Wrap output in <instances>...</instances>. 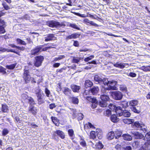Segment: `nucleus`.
<instances>
[{
  "instance_id": "obj_56",
  "label": "nucleus",
  "mask_w": 150,
  "mask_h": 150,
  "mask_svg": "<svg viewBox=\"0 0 150 150\" xmlns=\"http://www.w3.org/2000/svg\"><path fill=\"white\" fill-rule=\"evenodd\" d=\"M89 25L96 27H98L100 26L99 25H98L94 23L93 21H90Z\"/></svg>"
},
{
  "instance_id": "obj_61",
  "label": "nucleus",
  "mask_w": 150,
  "mask_h": 150,
  "mask_svg": "<svg viewBox=\"0 0 150 150\" xmlns=\"http://www.w3.org/2000/svg\"><path fill=\"white\" fill-rule=\"evenodd\" d=\"M73 45L75 47H79V42L77 40H74V41Z\"/></svg>"
},
{
  "instance_id": "obj_1",
  "label": "nucleus",
  "mask_w": 150,
  "mask_h": 150,
  "mask_svg": "<svg viewBox=\"0 0 150 150\" xmlns=\"http://www.w3.org/2000/svg\"><path fill=\"white\" fill-rule=\"evenodd\" d=\"M94 79L96 84H104V85H108L109 84H112L115 82L113 81H108V79L106 78H104L102 79L98 75H96L94 76Z\"/></svg>"
},
{
  "instance_id": "obj_45",
  "label": "nucleus",
  "mask_w": 150,
  "mask_h": 150,
  "mask_svg": "<svg viewBox=\"0 0 150 150\" xmlns=\"http://www.w3.org/2000/svg\"><path fill=\"white\" fill-rule=\"evenodd\" d=\"M90 17L92 18L93 19H96L98 20L99 21L102 20V19L99 17H98L96 15H94L90 14L89 15Z\"/></svg>"
},
{
  "instance_id": "obj_15",
  "label": "nucleus",
  "mask_w": 150,
  "mask_h": 150,
  "mask_svg": "<svg viewBox=\"0 0 150 150\" xmlns=\"http://www.w3.org/2000/svg\"><path fill=\"white\" fill-rule=\"evenodd\" d=\"M54 35L52 33L49 34L47 35V36L45 37L44 41L45 42L51 41L55 40Z\"/></svg>"
},
{
  "instance_id": "obj_28",
  "label": "nucleus",
  "mask_w": 150,
  "mask_h": 150,
  "mask_svg": "<svg viewBox=\"0 0 150 150\" xmlns=\"http://www.w3.org/2000/svg\"><path fill=\"white\" fill-rule=\"evenodd\" d=\"M115 137L114 132L111 131L108 133L107 135V138L108 140H111L114 139Z\"/></svg>"
},
{
  "instance_id": "obj_21",
  "label": "nucleus",
  "mask_w": 150,
  "mask_h": 150,
  "mask_svg": "<svg viewBox=\"0 0 150 150\" xmlns=\"http://www.w3.org/2000/svg\"><path fill=\"white\" fill-rule=\"evenodd\" d=\"M55 133L59 136L62 139H64L65 137V136L64 133L60 130H57Z\"/></svg>"
},
{
  "instance_id": "obj_57",
  "label": "nucleus",
  "mask_w": 150,
  "mask_h": 150,
  "mask_svg": "<svg viewBox=\"0 0 150 150\" xmlns=\"http://www.w3.org/2000/svg\"><path fill=\"white\" fill-rule=\"evenodd\" d=\"M120 89L122 91L126 92L127 91V87L125 86H121L120 87Z\"/></svg>"
},
{
  "instance_id": "obj_36",
  "label": "nucleus",
  "mask_w": 150,
  "mask_h": 150,
  "mask_svg": "<svg viewBox=\"0 0 150 150\" xmlns=\"http://www.w3.org/2000/svg\"><path fill=\"white\" fill-rule=\"evenodd\" d=\"M138 103V101L137 100H133L129 102V105L130 107H135Z\"/></svg>"
},
{
  "instance_id": "obj_41",
  "label": "nucleus",
  "mask_w": 150,
  "mask_h": 150,
  "mask_svg": "<svg viewBox=\"0 0 150 150\" xmlns=\"http://www.w3.org/2000/svg\"><path fill=\"white\" fill-rule=\"evenodd\" d=\"M16 41L17 42V43L19 44L25 45H27V43L25 42V41H23L20 38H17L16 39Z\"/></svg>"
},
{
  "instance_id": "obj_12",
  "label": "nucleus",
  "mask_w": 150,
  "mask_h": 150,
  "mask_svg": "<svg viewBox=\"0 0 150 150\" xmlns=\"http://www.w3.org/2000/svg\"><path fill=\"white\" fill-rule=\"evenodd\" d=\"M28 112L34 115H36L38 112L39 109L34 106H29L28 109Z\"/></svg>"
},
{
  "instance_id": "obj_51",
  "label": "nucleus",
  "mask_w": 150,
  "mask_h": 150,
  "mask_svg": "<svg viewBox=\"0 0 150 150\" xmlns=\"http://www.w3.org/2000/svg\"><path fill=\"white\" fill-rule=\"evenodd\" d=\"M130 108L132 111L135 113L139 114L140 113V112L139 110H137L136 109L135 107H130Z\"/></svg>"
},
{
  "instance_id": "obj_25",
  "label": "nucleus",
  "mask_w": 150,
  "mask_h": 150,
  "mask_svg": "<svg viewBox=\"0 0 150 150\" xmlns=\"http://www.w3.org/2000/svg\"><path fill=\"white\" fill-rule=\"evenodd\" d=\"M122 113L120 114L121 115V116L123 115L125 117H129L131 115L130 112L126 110H123Z\"/></svg>"
},
{
  "instance_id": "obj_43",
  "label": "nucleus",
  "mask_w": 150,
  "mask_h": 150,
  "mask_svg": "<svg viewBox=\"0 0 150 150\" xmlns=\"http://www.w3.org/2000/svg\"><path fill=\"white\" fill-rule=\"evenodd\" d=\"M111 111L109 109H107L104 112V115L108 117L111 116Z\"/></svg>"
},
{
  "instance_id": "obj_8",
  "label": "nucleus",
  "mask_w": 150,
  "mask_h": 150,
  "mask_svg": "<svg viewBox=\"0 0 150 150\" xmlns=\"http://www.w3.org/2000/svg\"><path fill=\"white\" fill-rule=\"evenodd\" d=\"M41 46L40 45L36 46L31 50L29 54L31 57H33L34 56L38 54L39 52H41L40 50L41 47Z\"/></svg>"
},
{
  "instance_id": "obj_39",
  "label": "nucleus",
  "mask_w": 150,
  "mask_h": 150,
  "mask_svg": "<svg viewBox=\"0 0 150 150\" xmlns=\"http://www.w3.org/2000/svg\"><path fill=\"white\" fill-rule=\"evenodd\" d=\"M48 44V43H47V44H45L44 45H40V46H41V50H40L41 52L42 51H46L48 49H51L53 48V47H52V46H48L45 47L44 48H42V47H43L44 46L47 45Z\"/></svg>"
},
{
  "instance_id": "obj_3",
  "label": "nucleus",
  "mask_w": 150,
  "mask_h": 150,
  "mask_svg": "<svg viewBox=\"0 0 150 150\" xmlns=\"http://www.w3.org/2000/svg\"><path fill=\"white\" fill-rule=\"evenodd\" d=\"M23 74V78L25 83H28L30 82L31 77L28 70L24 69Z\"/></svg>"
},
{
  "instance_id": "obj_37",
  "label": "nucleus",
  "mask_w": 150,
  "mask_h": 150,
  "mask_svg": "<svg viewBox=\"0 0 150 150\" xmlns=\"http://www.w3.org/2000/svg\"><path fill=\"white\" fill-rule=\"evenodd\" d=\"M80 141L79 142L80 145L83 147H86L87 144L84 138L83 137H81L80 139Z\"/></svg>"
},
{
  "instance_id": "obj_33",
  "label": "nucleus",
  "mask_w": 150,
  "mask_h": 150,
  "mask_svg": "<svg viewBox=\"0 0 150 150\" xmlns=\"http://www.w3.org/2000/svg\"><path fill=\"white\" fill-rule=\"evenodd\" d=\"M123 121L125 124L129 125L133 123L134 120L130 118H126L123 119Z\"/></svg>"
},
{
  "instance_id": "obj_11",
  "label": "nucleus",
  "mask_w": 150,
  "mask_h": 150,
  "mask_svg": "<svg viewBox=\"0 0 150 150\" xmlns=\"http://www.w3.org/2000/svg\"><path fill=\"white\" fill-rule=\"evenodd\" d=\"M68 133L69 136L70 137L71 139L72 140L73 143L77 144L78 142L75 138V134L74 132L73 129H69L68 130Z\"/></svg>"
},
{
  "instance_id": "obj_29",
  "label": "nucleus",
  "mask_w": 150,
  "mask_h": 150,
  "mask_svg": "<svg viewBox=\"0 0 150 150\" xmlns=\"http://www.w3.org/2000/svg\"><path fill=\"white\" fill-rule=\"evenodd\" d=\"M122 132L118 129L116 130L114 132L115 137L116 139H118L122 134Z\"/></svg>"
},
{
  "instance_id": "obj_23",
  "label": "nucleus",
  "mask_w": 150,
  "mask_h": 150,
  "mask_svg": "<svg viewBox=\"0 0 150 150\" xmlns=\"http://www.w3.org/2000/svg\"><path fill=\"white\" fill-rule=\"evenodd\" d=\"M132 125L133 126L137 128H142L145 126V125L143 122L140 123L138 121L133 122Z\"/></svg>"
},
{
  "instance_id": "obj_17",
  "label": "nucleus",
  "mask_w": 150,
  "mask_h": 150,
  "mask_svg": "<svg viewBox=\"0 0 150 150\" xmlns=\"http://www.w3.org/2000/svg\"><path fill=\"white\" fill-rule=\"evenodd\" d=\"M71 102L74 105H78L79 103V100L77 97L71 96L69 98Z\"/></svg>"
},
{
  "instance_id": "obj_58",
  "label": "nucleus",
  "mask_w": 150,
  "mask_h": 150,
  "mask_svg": "<svg viewBox=\"0 0 150 150\" xmlns=\"http://www.w3.org/2000/svg\"><path fill=\"white\" fill-rule=\"evenodd\" d=\"M89 94V91L88 90H85L83 94V97L84 98Z\"/></svg>"
},
{
  "instance_id": "obj_44",
  "label": "nucleus",
  "mask_w": 150,
  "mask_h": 150,
  "mask_svg": "<svg viewBox=\"0 0 150 150\" xmlns=\"http://www.w3.org/2000/svg\"><path fill=\"white\" fill-rule=\"evenodd\" d=\"M16 64V63H15L10 65H7L6 66V67L8 69L13 70L15 68Z\"/></svg>"
},
{
  "instance_id": "obj_24",
  "label": "nucleus",
  "mask_w": 150,
  "mask_h": 150,
  "mask_svg": "<svg viewBox=\"0 0 150 150\" xmlns=\"http://www.w3.org/2000/svg\"><path fill=\"white\" fill-rule=\"evenodd\" d=\"M71 88L74 92H78L80 89V87L76 85L72 84L71 85Z\"/></svg>"
},
{
  "instance_id": "obj_34",
  "label": "nucleus",
  "mask_w": 150,
  "mask_h": 150,
  "mask_svg": "<svg viewBox=\"0 0 150 150\" xmlns=\"http://www.w3.org/2000/svg\"><path fill=\"white\" fill-rule=\"evenodd\" d=\"M1 110L3 112H7L9 110L8 106L6 104H1Z\"/></svg>"
},
{
  "instance_id": "obj_53",
  "label": "nucleus",
  "mask_w": 150,
  "mask_h": 150,
  "mask_svg": "<svg viewBox=\"0 0 150 150\" xmlns=\"http://www.w3.org/2000/svg\"><path fill=\"white\" fill-rule=\"evenodd\" d=\"M2 5L4 9L6 10H8L10 9V7L6 2H4L3 3Z\"/></svg>"
},
{
  "instance_id": "obj_38",
  "label": "nucleus",
  "mask_w": 150,
  "mask_h": 150,
  "mask_svg": "<svg viewBox=\"0 0 150 150\" xmlns=\"http://www.w3.org/2000/svg\"><path fill=\"white\" fill-rule=\"evenodd\" d=\"M96 148L97 149H101L104 147V145L102 144L101 142L99 141L95 145Z\"/></svg>"
},
{
  "instance_id": "obj_14",
  "label": "nucleus",
  "mask_w": 150,
  "mask_h": 150,
  "mask_svg": "<svg viewBox=\"0 0 150 150\" xmlns=\"http://www.w3.org/2000/svg\"><path fill=\"white\" fill-rule=\"evenodd\" d=\"M131 133L133 137L137 139H140L144 137L143 135L142 134L138 132H131Z\"/></svg>"
},
{
  "instance_id": "obj_50",
  "label": "nucleus",
  "mask_w": 150,
  "mask_h": 150,
  "mask_svg": "<svg viewBox=\"0 0 150 150\" xmlns=\"http://www.w3.org/2000/svg\"><path fill=\"white\" fill-rule=\"evenodd\" d=\"M117 107L115 105L113 104H110L109 105V108L113 111L115 110Z\"/></svg>"
},
{
  "instance_id": "obj_48",
  "label": "nucleus",
  "mask_w": 150,
  "mask_h": 150,
  "mask_svg": "<svg viewBox=\"0 0 150 150\" xmlns=\"http://www.w3.org/2000/svg\"><path fill=\"white\" fill-rule=\"evenodd\" d=\"M80 58L79 57H74L72 62L73 63H77L80 62Z\"/></svg>"
},
{
  "instance_id": "obj_62",
  "label": "nucleus",
  "mask_w": 150,
  "mask_h": 150,
  "mask_svg": "<svg viewBox=\"0 0 150 150\" xmlns=\"http://www.w3.org/2000/svg\"><path fill=\"white\" fill-rule=\"evenodd\" d=\"M142 146H144V147L147 148V149H149V148L150 147V144L146 141Z\"/></svg>"
},
{
  "instance_id": "obj_64",
  "label": "nucleus",
  "mask_w": 150,
  "mask_h": 150,
  "mask_svg": "<svg viewBox=\"0 0 150 150\" xmlns=\"http://www.w3.org/2000/svg\"><path fill=\"white\" fill-rule=\"evenodd\" d=\"M136 76V74L135 73L133 72H130L129 74V76L132 77H135Z\"/></svg>"
},
{
  "instance_id": "obj_31",
  "label": "nucleus",
  "mask_w": 150,
  "mask_h": 150,
  "mask_svg": "<svg viewBox=\"0 0 150 150\" xmlns=\"http://www.w3.org/2000/svg\"><path fill=\"white\" fill-rule=\"evenodd\" d=\"M28 100L29 104V106H33L36 104L35 101L32 97H28Z\"/></svg>"
},
{
  "instance_id": "obj_49",
  "label": "nucleus",
  "mask_w": 150,
  "mask_h": 150,
  "mask_svg": "<svg viewBox=\"0 0 150 150\" xmlns=\"http://www.w3.org/2000/svg\"><path fill=\"white\" fill-rule=\"evenodd\" d=\"M109 87L105 88V89L106 90H115L116 87L115 86H109Z\"/></svg>"
},
{
  "instance_id": "obj_60",
  "label": "nucleus",
  "mask_w": 150,
  "mask_h": 150,
  "mask_svg": "<svg viewBox=\"0 0 150 150\" xmlns=\"http://www.w3.org/2000/svg\"><path fill=\"white\" fill-rule=\"evenodd\" d=\"M9 131L6 129H4L2 132V134L3 136H5L8 133Z\"/></svg>"
},
{
  "instance_id": "obj_19",
  "label": "nucleus",
  "mask_w": 150,
  "mask_h": 150,
  "mask_svg": "<svg viewBox=\"0 0 150 150\" xmlns=\"http://www.w3.org/2000/svg\"><path fill=\"white\" fill-rule=\"evenodd\" d=\"M127 64L124 63H119V62H117L116 63L113 64L114 67L118 68L121 69H123L125 67V64Z\"/></svg>"
},
{
  "instance_id": "obj_7",
  "label": "nucleus",
  "mask_w": 150,
  "mask_h": 150,
  "mask_svg": "<svg viewBox=\"0 0 150 150\" xmlns=\"http://www.w3.org/2000/svg\"><path fill=\"white\" fill-rule=\"evenodd\" d=\"M35 60L34 62V65L38 67L40 66L44 59V57L41 55L36 56L35 57Z\"/></svg>"
},
{
  "instance_id": "obj_47",
  "label": "nucleus",
  "mask_w": 150,
  "mask_h": 150,
  "mask_svg": "<svg viewBox=\"0 0 150 150\" xmlns=\"http://www.w3.org/2000/svg\"><path fill=\"white\" fill-rule=\"evenodd\" d=\"M69 26L72 28L75 29L79 30H81L80 27H79L78 25H76L75 24L71 23L69 24Z\"/></svg>"
},
{
  "instance_id": "obj_2",
  "label": "nucleus",
  "mask_w": 150,
  "mask_h": 150,
  "mask_svg": "<svg viewBox=\"0 0 150 150\" xmlns=\"http://www.w3.org/2000/svg\"><path fill=\"white\" fill-rule=\"evenodd\" d=\"M46 25L51 28L61 27L65 26V25L63 23H60L59 22L52 20L48 21L46 22Z\"/></svg>"
},
{
  "instance_id": "obj_52",
  "label": "nucleus",
  "mask_w": 150,
  "mask_h": 150,
  "mask_svg": "<svg viewBox=\"0 0 150 150\" xmlns=\"http://www.w3.org/2000/svg\"><path fill=\"white\" fill-rule=\"evenodd\" d=\"M77 111L76 109H73L72 110V116L73 117V118L74 119L77 117Z\"/></svg>"
},
{
  "instance_id": "obj_59",
  "label": "nucleus",
  "mask_w": 150,
  "mask_h": 150,
  "mask_svg": "<svg viewBox=\"0 0 150 150\" xmlns=\"http://www.w3.org/2000/svg\"><path fill=\"white\" fill-rule=\"evenodd\" d=\"M45 93L46 94V96L48 97H49L50 92V90H48L47 88H45Z\"/></svg>"
},
{
  "instance_id": "obj_63",
  "label": "nucleus",
  "mask_w": 150,
  "mask_h": 150,
  "mask_svg": "<svg viewBox=\"0 0 150 150\" xmlns=\"http://www.w3.org/2000/svg\"><path fill=\"white\" fill-rule=\"evenodd\" d=\"M142 146H144V147L147 148V149H149V148L150 147V144L146 141Z\"/></svg>"
},
{
  "instance_id": "obj_9",
  "label": "nucleus",
  "mask_w": 150,
  "mask_h": 150,
  "mask_svg": "<svg viewBox=\"0 0 150 150\" xmlns=\"http://www.w3.org/2000/svg\"><path fill=\"white\" fill-rule=\"evenodd\" d=\"M111 95L113 98L116 100H121L123 97V95L122 93L118 91L112 92Z\"/></svg>"
},
{
  "instance_id": "obj_40",
  "label": "nucleus",
  "mask_w": 150,
  "mask_h": 150,
  "mask_svg": "<svg viewBox=\"0 0 150 150\" xmlns=\"http://www.w3.org/2000/svg\"><path fill=\"white\" fill-rule=\"evenodd\" d=\"M120 105L122 108L126 109L128 106V102L126 101H123L121 102Z\"/></svg>"
},
{
  "instance_id": "obj_10",
  "label": "nucleus",
  "mask_w": 150,
  "mask_h": 150,
  "mask_svg": "<svg viewBox=\"0 0 150 150\" xmlns=\"http://www.w3.org/2000/svg\"><path fill=\"white\" fill-rule=\"evenodd\" d=\"M6 22L4 20L0 19V34H4L6 32L5 28L6 26Z\"/></svg>"
},
{
  "instance_id": "obj_35",
  "label": "nucleus",
  "mask_w": 150,
  "mask_h": 150,
  "mask_svg": "<svg viewBox=\"0 0 150 150\" xmlns=\"http://www.w3.org/2000/svg\"><path fill=\"white\" fill-rule=\"evenodd\" d=\"M122 137L123 139L125 140L131 141L132 139L131 136L128 134H123Z\"/></svg>"
},
{
  "instance_id": "obj_6",
  "label": "nucleus",
  "mask_w": 150,
  "mask_h": 150,
  "mask_svg": "<svg viewBox=\"0 0 150 150\" xmlns=\"http://www.w3.org/2000/svg\"><path fill=\"white\" fill-rule=\"evenodd\" d=\"M97 136L99 139H101L102 138L101 132H98L97 131L96 132L94 131H91L90 132L89 137L90 139H94L96 138Z\"/></svg>"
},
{
  "instance_id": "obj_13",
  "label": "nucleus",
  "mask_w": 150,
  "mask_h": 150,
  "mask_svg": "<svg viewBox=\"0 0 150 150\" xmlns=\"http://www.w3.org/2000/svg\"><path fill=\"white\" fill-rule=\"evenodd\" d=\"M84 128L86 132H89L90 131V129H95L96 127L91 123L88 122L84 124Z\"/></svg>"
},
{
  "instance_id": "obj_27",
  "label": "nucleus",
  "mask_w": 150,
  "mask_h": 150,
  "mask_svg": "<svg viewBox=\"0 0 150 150\" xmlns=\"http://www.w3.org/2000/svg\"><path fill=\"white\" fill-rule=\"evenodd\" d=\"M52 121L55 125L57 126L59 125V120L56 117L52 116L51 117Z\"/></svg>"
},
{
  "instance_id": "obj_16",
  "label": "nucleus",
  "mask_w": 150,
  "mask_h": 150,
  "mask_svg": "<svg viewBox=\"0 0 150 150\" xmlns=\"http://www.w3.org/2000/svg\"><path fill=\"white\" fill-rule=\"evenodd\" d=\"M81 34L78 33H74L69 35L66 38V40H68L72 39H76L79 38L81 36Z\"/></svg>"
},
{
  "instance_id": "obj_46",
  "label": "nucleus",
  "mask_w": 150,
  "mask_h": 150,
  "mask_svg": "<svg viewBox=\"0 0 150 150\" xmlns=\"http://www.w3.org/2000/svg\"><path fill=\"white\" fill-rule=\"evenodd\" d=\"M76 117L79 121L83 119L84 115L82 113H78Z\"/></svg>"
},
{
  "instance_id": "obj_55",
  "label": "nucleus",
  "mask_w": 150,
  "mask_h": 150,
  "mask_svg": "<svg viewBox=\"0 0 150 150\" xmlns=\"http://www.w3.org/2000/svg\"><path fill=\"white\" fill-rule=\"evenodd\" d=\"M94 57V56L93 55H91L90 56L87 57L84 59V61L85 62H88L89 60H90Z\"/></svg>"
},
{
  "instance_id": "obj_26",
  "label": "nucleus",
  "mask_w": 150,
  "mask_h": 150,
  "mask_svg": "<svg viewBox=\"0 0 150 150\" xmlns=\"http://www.w3.org/2000/svg\"><path fill=\"white\" fill-rule=\"evenodd\" d=\"M63 93L66 96H69L71 94V91L69 88L65 87L63 91Z\"/></svg>"
},
{
  "instance_id": "obj_18",
  "label": "nucleus",
  "mask_w": 150,
  "mask_h": 150,
  "mask_svg": "<svg viewBox=\"0 0 150 150\" xmlns=\"http://www.w3.org/2000/svg\"><path fill=\"white\" fill-rule=\"evenodd\" d=\"M84 98L85 100L92 103H97L96 99L95 98H92L91 96L90 95H88Z\"/></svg>"
},
{
  "instance_id": "obj_22",
  "label": "nucleus",
  "mask_w": 150,
  "mask_h": 150,
  "mask_svg": "<svg viewBox=\"0 0 150 150\" xmlns=\"http://www.w3.org/2000/svg\"><path fill=\"white\" fill-rule=\"evenodd\" d=\"M110 119L111 121L114 123L117 122L120 120V119L117 117V115L115 114H113L111 115Z\"/></svg>"
},
{
  "instance_id": "obj_30",
  "label": "nucleus",
  "mask_w": 150,
  "mask_h": 150,
  "mask_svg": "<svg viewBox=\"0 0 150 150\" xmlns=\"http://www.w3.org/2000/svg\"><path fill=\"white\" fill-rule=\"evenodd\" d=\"M122 108L120 106H118L116 107L115 111L117 115L119 116H121L120 114L122 113Z\"/></svg>"
},
{
  "instance_id": "obj_20",
  "label": "nucleus",
  "mask_w": 150,
  "mask_h": 150,
  "mask_svg": "<svg viewBox=\"0 0 150 150\" xmlns=\"http://www.w3.org/2000/svg\"><path fill=\"white\" fill-rule=\"evenodd\" d=\"M99 90V88L98 86H93L90 90V92L93 95H95L97 94Z\"/></svg>"
},
{
  "instance_id": "obj_4",
  "label": "nucleus",
  "mask_w": 150,
  "mask_h": 150,
  "mask_svg": "<svg viewBox=\"0 0 150 150\" xmlns=\"http://www.w3.org/2000/svg\"><path fill=\"white\" fill-rule=\"evenodd\" d=\"M101 100L99 102L100 106L102 107H106L107 105L106 102L109 100V98L108 95H101L100 96Z\"/></svg>"
},
{
  "instance_id": "obj_42",
  "label": "nucleus",
  "mask_w": 150,
  "mask_h": 150,
  "mask_svg": "<svg viewBox=\"0 0 150 150\" xmlns=\"http://www.w3.org/2000/svg\"><path fill=\"white\" fill-rule=\"evenodd\" d=\"M3 50H4V51H6L8 52H13L14 53H15L16 54H17L18 55H20V54H19V52H18L17 51H15L14 50L10 49H4V48L3 49Z\"/></svg>"
},
{
  "instance_id": "obj_5",
  "label": "nucleus",
  "mask_w": 150,
  "mask_h": 150,
  "mask_svg": "<svg viewBox=\"0 0 150 150\" xmlns=\"http://www.w3.org/2000/svg\"><path fill=\"white\" fill-rule=\"evenodd\" d=\"M42 92L40 89H38L35 93V94L37 97V101L39 105H41L45 103L44 100L42 98Z\"/></svg>"
},
{
  "instance_id": "obj_54",
  "label": "nucleus",
  "mask_w": 150,
  "mask_h": 150,
  "mask_svg": "<svg viewBox=\"0 0 150 150\" xmlns=\"http://www.w3.org/2000/svg\"><path fill=\"white\" fill-rule=\"evenodd\" d=\"M6 69L3 67L0 66V73H2L3 74H5L6 73Z\"/></svg>"
},
{
  "instance_id": "obj_32",
  "label": "nucleus",
  "mask_w": 150,
  "mask_h": 150,
  "mask_svg": "<svg viewBox=\"0 0 150 150\" xmlns=\"http://www.w3.org/2000/svg\"><path fill=\"white\" fill-rule=\"evenodd\" d=\"M84 85L86 88L91 87L93 85V83L90 80H88L85 81Z\"/></svg>"
}]
</instances>
